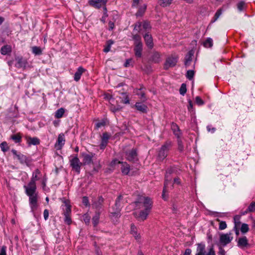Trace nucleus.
<instances>
[{"label":"nucleus","instance_id":"1","mask_svg":"<svg viewBox=\"0 0 255 255\" xmlns=\"http://www.w3.org/2000/svg\"><path fill=\"white\" fill-rule=\"evenodd\" d=\"M41 174L38 169L32 172L30 182L24 186L26 194L29 197V203L32 211L36 210L38 207V194L36 192V181L40 179Z\"/></svg>","mask_w":255,"mask_h":255},{"label":"nucleus","instance_id":"2","mask_svg":"<svg viewBox=\"0 0 255 255\" xmlns=\"http://www.w3.org/2000/svg\"><path fill=\"white\" fill-rule=\"evenodd\" d=\"M152 201L147 197L140 196L134 202L136 209L143 207L144 209L139 211H135L133 214L139 221H143L146 219L152 207Z\"/></svg>","mask_w":255,"mask_h":255},{"label":"nucleus","instance_id":"3","mask_svg":"<svg viewBox=\"0 0 255 255\" xmlns=\"http://www.w3.org/2000/svg\"><path fill=\"white\" fill-rule=\"evenodd\" d=\"M173 172V169L172 168H168L166 174L165 176V182L164 188L162 191V198L164 200L167 199V197L166 196V193H167L169 189H172L173 188V185L172 183V178L171 177V174Z\"/></svg>","mask_w":255,"mask_h":255},{"label":"nucleus","instance_id":"4","mask_svg":"<svg viewBox=\"0 0 255 255\" xmlns=\"http://www.w3.org/2000/svg\"><path fill=\"white\" fill-rule=\"evenodd\" d=\"M124 203L123 196L120 195L116 199L114 206L112 207L110 211V213L113 217L119 218L121 216L120 212Z\"/></svg>","mask_w":255,"mask_h":255},{"label":"nucleus","instance_id":"5","mask_svg":"<svg viewBox=\"0 0 255 255\" xmlns=\"http://www.w3.org/2000/svg\"><path fill=\"white\" fill-rule=\"evenodd\" d=\"M172 145V142L168 140L161 146L158 151L157 159L158 160L162 161L167 157Z\"/></svg>","mask_w":255,"mask_h":255},{"label":"nucleus","instance_id":"6","mask_svg":"<svg viewBox=\"0 0 255 255\" xmlns=\"http://www.w3.org/2000/svg\"><path fill=\"white\" fill-rule=\"evenodd\" d=\"M205 245L200 243L197 244V253L195 255H216L213 246H212L208 249L207 254H205Z\"/></svg>","mask_w":255,"mask_h":255},{"label":"nucleus","instance_id":"7","mask_svg":"<svg viewBox=\"0 0 255 255\" xmlns=\"http://www.w3.org/2000/svg\"><path fill=\"white\" fill-rule=\"evenodd\" d=\"M80 156L82 158V163L83 165H90L93 163V160L94 158L95 157V154L90 152H83L80 153Z\"/></svg>","mask_w":255,"mask_h":255},{"label":"nucleus","instance_id":"8","mask_svg":"<svg viewBox=\"0 0 255 255\" xmlns=\"http://www.w3.org/2000/svg\"><path fill=\"white\" fill-rule=\"evenodd\" d=\"M69 162L72 170H74L78 174H79L81 170V167L83 164L80 161L77 155L75 156L72 157Z\"/></svg>","mask_w":255,"mask_h":255},{"label":"nucleus","instance_id":"9","mask_svg":"<svg viewBox=\"0 0 255 255\" xmlns=\"http://www.w3.org/2000/svg\"><path fill=\"white\" fill-rule=\"evenodd\" d=\"M64 203H65V209H64L63 214L65 216L64 222L68 225H70L72 223V220L71 218V206L69 204L68 201L65 200Z\"/></svg>","mask_w":255,"mask_h":255},{"label":"nucleus","instance_id":"10","mask_svg":"<svg viewBox=\"0 0 255 255\" xmlns=\"http://www.w3.org/2000/svg\"><path fill=\"white\" fill-rule=\"evenodd\" d=\"M124 152L126 159L129 161L135 162L137 160V154L136 149L132 148L128 150H125Z\"/></svg>","mask_w":255,"mask_h":255},{"label":"nucleus","instance_id":"11","mask_svg":"<svg viewBox=\"0 0 255 255\" xmlns=\"http://www.w3.org/2000/svg\"><path fill=\"white\" fill-rule=\"evenodd\" d=\"M117 164H120L121 165V169L123 174L128 175L129 173L130 166L127 162L120 161L117 159H114L111 162L112 166Z\"/></svg>","mask_w":255,"mask_h":255},{"label":"nucleus","instance_id":"12","mask_svg":"<svg viewBox=\"0 0 255 255\" xmlns=\"http://www.w3.org/2000/svg\"><path fill=\"white\" fill-rule=\"evenodd\" d=\"M233 239L232 234L231 233L227 234H222L220 236V243L223 246H225L230 243Z\"/></svg>","mask_w":255,"mask_h":255},{"label":"nucleus","instance_id":"13","mask_svg":"<svg viewBox=\"0 0 255 255\" xmlns=\"http://www.w3.org/2000/svg\"><path fill=\"white\" fill-rule=\"evenodd\" d=\"M12 153L13 155H15L17 158L19 160L20 163L25 164L27 165H29L31 160L30 159L27 158L25 155L19 153L18 154L16 150L12 149L11 150Z\"/></svg>","mask_w":255,"mask_h":255},{"label":"nucleus","instance_id":"14","mask_svg":"<svg viewBox=\"0 0 255 255\" xmlns=\"http://www.w3.org/2000/svg\"><path fill=\"white\" fill-rule=\"evenodd\" d=\"M177 62V57L174 56H170L168 57L165 61V63L164 65V68L165 69L167 70L170 67H172L174 66Z\"/></svg>","mask_w":255,"mask_h":255},{"label":"nucleus","instance_id":"15","mask_svg":"<svg viewBox=\"0 0 255 255\" xmlns=\"http://www.w3.org/2000/svg\"><path fill=\"white\" fill-rule=\"evenodd\" d=\"M107 2V0H91L90 3L91 5L96 7L100 8L104 6V9L107 11V8L105 7V4Z\"/></svg>","mask_w":255,"mask_h":255},{"label":"nucleus","instance_id":"16","mask_svg":"<svg viewBox=\"0 0 255 255\" xmlns=\"http://www.w3.org/2000/svg\"><path fill=\"white\" fill-rule=\"evenodd\" d=\"M65 142V137L63 133H61L58 135L57 142L55 144V147L57 149H60L64 145Z\"/></svg>","mask_w":255,"mask_h":255},{"label":"nucleus","instance_id":"17","mask_svg":"<svg viewBox=\"0 0 255 255\" xmlns=\"http://www.w3.org/2000/svg\"><path fill=\"white\" fill-rule=\"evenodd\" d=\"M142 43H138L135 44V47L134 48V51L135 53V55L137 57H141L142 56Z\"/></svg>","mask_w":255,"mask_h":255},{"label":"nucleus","instance_id":"18","mask_svg":"<svg viewBox=\"0 0 255 255\" xmlns=\"http://www.w3.org/2000/svg\"><path fill=\"white\" fill-rule=\"evenodd\" d=\"M144 39L147 46L151 49L153 47V43L152 41V38L151 35L148 33H146L144 36Z\"/></svg>","mask_w":255,"mask_h":255},{"label":"nucleus","instance_id":"19","mask_svg":"<svg viewBox=\"0 0 255 255\" xmlns=\"http://www.w3.org/2000/svg\"><path fill=\"white\" fill-rule=\"evenodd\" d=\"M109 139V134L107 132L103 133L102 137L101 143L100 145L101 149H103L105 148L107 144Z\"/></svg>","mask_w":255,"mask_h":255},{"label":"nucleus","instance_id":"20","mask_svg":"<svg viewBox=\"0 0 255 255\" xmlns=\"http://www.w3.org/2000/svg\"><path fill=\"white\" fill-rule=\"evenodd\" d=\"M248 245V240L246 237L244 236L239 239L238 241V246L240 248H245L247 247Z\"/></svg>","mask_w":255,"mask_h":255},{"label":"nucleus","instance_id":"21","mask_svg":"<svg viewBox=\"0 0 255 255\" xmlns=\"http://www.w3.org/2000/svg\"><path fill=\"white\" fill-rule=\"evenodd\" d=\"M104 202V199L102 197H99L92 204V206L94 208L97 209H100L101 208L103 203Z\"/></svg>","mask_w":255,"mask_h":255},{"label":"nucleus","instance_id":"22","mask_svg":"<svg viewBox=\"0 0 255 255\" xmlns=\"http://www.w3.org/2000/svg\"><path fill=\"white\" fill-rule=\"evenodd\" d=\"M12 51L11 46L9 45H5L0 49V53L2 55H5L9 54Z\"/></svg>","mask_w":255,"mask_h":255},{"label":"nucleus","instance_id":"23","mask_svg":"<svg viewBox=\"0 0 255 255\" xmlns=\"http://www.w3.org/2000/svg\"><path fill=\"white\" fill-rule=\"evenodd\" d=\"M171 128L174 135L177 137V138H180L182 133L179 127L175 124H172Z\"/></svg>","mask_w":255,"mask_h":255},{"label":"nucleus","instance_id":"24","mask_svg":"<svg viewBox=\"0 0 255 255\" xmlns=\"http://www.w3.org/2000/svg\"><path fill=\"white\" fill-rule=\"evenodd\" d=\"M130 233L136 240H137L140 239V236L137 232V228L133 224L131 225Z\"/></svg>","mask_w":255,"mask_h":255},{"label":"nucleus","instance_id":"25","mask_svg":"<svg viewBox=\"0 0 255 255\" xmlns=\"http://www.w3.org/2000/svg\"><path fill=\"white\" fill-rule=\"evenodd\" d=\"M85 71V69L82 67H79L74 75V80L78 81L81 78V75Z\"/></svg>","mask_w":255,"mask_h":255},{"label":"nucleus","instance_id":"26","mask_svg":"<svg viewBox=\"0 0 255 255\" xmlns=\"http://www.w3.org/2000/svg\"><path fill=\"white\" fill-rule=\"evenodd\" d=\"M135 107L138 111L142 113L147 112V107L144 104H141L140 103H136L135 105Z\"/></svg>","mask_w":255,"mask_h":255},{"label":"nucleus","instance_id":"27","mask_svg":"<svg viewBox=\"0 0 255 255\" xmlns=\"http://www.w3.org/2000/svg\"><path fill=\"white\" fill-rule=\"evenodd\" d=\"M15 60L17 61L16 67L21 68L25 66L26 61L22 57H17L15 58Z\"/></svg>","mask_w":255,"mask_h":255},{"label":"nucleus","instance_id":"28","mask_svg":"<svg viewBox=\"0 0 255 255\" xmlns=\"http://www.w3.org/2000/svg\"><path fill=\"white\" fill-rule=\"evenodd\" d=\"M27 141L29 144L38 145L40 143L39 139L36 137H28L27 138Z\"/></svg>","mask_w":255,"mask_h":255},{"label":"nucleus","instance_id":"29","mask_svg":"<svg viewBox=\"0 0 255 255\" xmlns=\"http://www.w3.org/2000/svg\"><path fill=\"white\" fill-rule=\"evenodd\" d=\"M193 53L191 51H189L186 55L185 58V65L186 66L190 65L191 62L192 60Z\"/></svg>","mask_w":255,"mask_h":255},{"label":"nucleus","instance_id":"30","mask_svg":"<svg viewBox=\"0 0 255 255\" xmlns=\"http://www.w3.org/2000/svg\"><path fill=\"white\" fill-rule=\"evenodd\" d=\"M151 59L155 63H158L160 61V54L157 52L153 53Z\"/></svg>","mask_w":255,"mask_h":255},{"label":"nucleus","instance_id":"31","mask_svg":"<svg viewBox=\"0 0 255 255\" xmlns=\"http://www.w3.org/2000/svg\"><path fill=\"white\" fill-rule=\"evenodd\" d=\"M100 218V212H96L95 216L92 218V222L94 227H96L99 223Z\"/></svg>","mask_w":255,"mask_h":255},{"label":"nucleus","instance_id":"32","mask_svg":"<svg viewBox=\"0 0 255 255\" xmlns=\"http://www.w3.org/2000/svg\"><path fill=\"white\" fill-rule=\"evenodd\" d=\"M64 113L65 110L63 108H61L56 111L55 113V117L57 119L61 118L63 117Z\"/></svg>","mask_w":255,"mask_h":255},{"label":"nucleus","instance_id":"33","mask_svg":"<svg viewBox=\"0 0 255 255\" xmlns=\"http://www.w3.org/2000/svg\"><path fill=\"white\" fill-rule=\"evenodd\" d=\"M172 0H158L160 5L165 7L169 5L172 3Z\"/></svg>","mask_w":255,"mask_h":255},{"label":"nucleus","instance_id":"34","mask_svg":"<svg viewBox=\"0 0 255 255\" xmlns=\"http://www.w3.org/2000/svg\"><path fill=\"white\" fill-rule=\"evenodd\" d=\"M32 52L36 55H40L42 54V50L39 47L33 46L32 47Z\"/></svg>","mask_w":255,"mask_h":255},{"label":"nucleus","instance_id":"35","mask_svg":"<svg viewBox=\"0 0 255 255\" xmlns=\"http://www.w3.org/2000/svg\"><path fill=\"white\" fill-rule=\"evenodd\" d=\"M205 47H211L213 46V40L211 38H208L203 43Z\"/></svg>","mask_w":255,"mask_h":255},{"label":"nucleus","instance_id":"36","mask_svg":"<svg viewBox=\"0 0 255 255\" xmlns=\"http://www.w3.org/2000/svg\"><path fill=\"white\" fill-rule=\"evenodd\" d=\"M11 138L14 141L15 143L20 142L21 140V136L19 134H13L11 136Z\"/></svg>","mask_w":255,"mask_h":255},{"label":"nucleus","instance_id":"37","mask_svg":"<svg viewBox=\"0 0 255 255\" xmlns=\"http://www.w3.org/2000/svg\"><path fill=\"white\" fill-rule=\"evenodd\" d=\"M0 147L1 150L5 152L7 151L9 149V147L7 145V143L5 141H3L0 144Z\"/></svg>","mask_w":255,"mask_h":255},{"label":"nucleus","instance_id":"38","mask_svg":"<svg viewBox=\"0 0 255 255\" xmlns=\"http://www.w3.org/2000/svg\"><path fill=\"white\" fill-rule=\"evenodd\" d=\"M249 230V226L248 224L244 223L242 225L241 227V231L242 233L245 234Z\"/></svg>","mask_w":255,"mask_h":255},{"label":"nucleus","instance_id":"39","mask_svg":"<svg viewBox=\"0 0 255 255\" xmlns=\"http://www.w3.org/2000/svg\"><path fill=\"white\" fill-rule=\"evenodd\" d=\"M178 149L180 152H182L184 149V146L182 141L180 138H177Z\"/></svg>","mask_w":255,"mask_h":255},{"label":"nucleus","instance_id":"40","mask_svg":"<svg viewBox=\"0 0 255 255\" xmlns=\"http://www.w3.org/2000/svg\"><path fill=\"white\" fill-rule=\"evenodd\" d=\"M143 87H141L139 90H136V94L140 96L141 99H145V93L142 91Z\"/></svg>","mask_w":255,"mask_h":255},{"label":"nucleus","instance_id":"41","mask_svg":"<svg viewBox=\"0 0 255 255\" xmlns=\"http://www.w3.org/2000/svg\"><path fill=\"white\" fill-rule=\"evenodd\" d=\"M245 5L244 1H241L238 3L237 8L239 11H242L244 10Z\"/></svg>","mask_w":255,"mask_h":255},{"label":"nucleus","instance_id":"42","mask_svg":"<svg viewBox=\"0 0 255 255\" xmlns=\"http://www.w3.org/2000/svg\"><path fill=\"white\" fill-rule=\"evenodd\" d=\"M194 76V71L193 70H188L186 73V77L190 80H191Z\"/></svg>","mask_w":255,"mask_h":255},{"label":"nucleus","instance_id":"43","mask_svg":"<svg viewBox=\"0 0 255 255\" xmlns=\"http://www.w3.org/2000/svg\"><path fill=\"white\" fill-rule=\"evenodd\" d=\"M186 85L185 84H182L179 90L180 94L184 95L186 93Z\"/></svg>","mask_w":255,"mask_h":255},{"label":"nucleus","instance_id":"44","mask_svg":"<svg viewBox=\"0 0 255 255\" xmlns=\"http://www.w3.org/2000/svg\"><path fill=\"white\" fill-rule=\"evenodd\" d=\"M218 221L220 222L219 229L220 230H223L227 228V224L226 222L225 221H220L219 220H218Z\"/></svg>","mask_w":255,"mask_h":255},{"label":"nucleus","instance_id":"45","mask_svg":"<svg viewBox=\"0 0 255 255\" xmlns=\"http://www.w3.org/2000/svg\"><path fill=\"white\" fill-rule=\"evenodd\" d=\"M248 211L250 212L255 211V202H252L248 208Z\"/></svg>","mask_w":255,"mask_h":255},{"label":"nucleus","instance_id":"46","mask_svg":"<svg viewBox=\"0 0 255 255\" xmlns=\"http://www.w3.org/2000/svg\"><path fill=\"white\" fill-rule=\"evenodd\" d=\"M221 14H222V9H218L215 14V15L214 17V20H213V22L216 21L219 18L220 16L221 15Z\"/></svg>","mask_w":255,"mask_h":255},{"label":"nucleus","instance_id":"47","mask_svg":"<svg viewBox=\"0 0 255 255\" xmlns=\"http://www.w3.org/2000/svg\"><path fill=\"white\" fill-rule=\"evenodd\" d=\"M221 14H222V9H218L215 14V15L214 17V20H213V22L216 21L219 18L220 16L221 15Z\"/></svg>","mask_w":255,"mask_h":255},{"label":"nucleus","instance_id":"48","mask_svg":"<svg viewBox=\"0 0 255 255\" xmlns=\"http://www.w3.org/2000/svg\"><path fill=\"white\" fill-rule=\"evenodd\" d=\"M133 40H135V44H136V43H138V42L142 43L140 41L141 38H140V36L138 34L134 35L133 36Z\"/></svg>","mask_w":255,"mask_h":255},{"label":"nucleus","instance_id":"49","mask_svg":"<svg viewBox=\"0 0 255 255\" xmlns=\"http://www.w3.org/2000/svg\"><path fill=\"white\" fill-rule=\"evenodd\" d=\"M91 217L88 214H85L83 216V220L86 224H88L90 223Z\"/></svg>","mask_w":255,"mask_h":255},{"label":"nucleus","instance_id":"50","mask_svg":"<svg viewBox=\"0 0 255 255\" xmlns=\"http://www.w3.org/2000/svg\"><path fill=\"white\" fill-rule=\"evenodd\" d=\"M236 219H237V217H234V223H235L234 230L235 231L236 235L237 236H238L239 235V228L237 227Z\"/></svg>","mask_w":255,"mask_h":255},{"label":"nucleus","instance_id":"51","mask_svg":"<svg viewBox=\"0 0 255 255\" xmlns=\"http://www.w3.org/2000/svg\"><path fill=\"white\" fill-rule=\"evenodd\" d=\"M105 122L104 121H102L100 122L97 123L95 125L96 128H99L102 127H103L105 125Z\"/></svg>","mask_w":255,"mask_h":255},{"label":"nucleus","instance_id":"52","mask_svg":"<svg viewBox=\"0 0 255 255\" xmlns=\"http://www.w3.org/2000/svg\"><path fill=\"white\" fill-rule=\"evenodd\" d=\"M195 101L198 105H202L204 104L203 101L198 96L196 97Z\"/></svg>","mask_w":255,"mask_h":255},{"label":"nucleus","instance_id":"53","mask_svg":"<svg viewBox=\"0 0 255 255\" xmlns=\"http://www.w3.org/2000/svg\"><path fill=\"white\" fill-rule=\"evenodd\" d=\"M82 203L86 206H89V200L88 197L84 196L82 198Z\"/></svg>","mask_w":255,"mask_h":255},{"label":"nucleus","instance_id":"54","mask_svg":"<svg viewBox=\"0 0 255 255\" xmlns=\"http://www.w3.org/2000/svg\"><path fill=\"white\" fill-rule=\"evenodd\" d=\"M123 94L125 95V98H124V99L122 100V102L124 103V104H129V98L128 97V96L126 95V94Z\"/></svg>","mask_w":255,"mask_h":255},{"label":"nucleus","instance_id":"55","mask_svg":"<svg viewBox=\"0 0 255 255\" xmlns=\"http://www.w3.org/2000/svg\"><path fill=\"white\" fill-rule=\"evenodd\" d=\"M142 27L145 30L148 29L150 28V26L149 22H148L147 21H144L143 23Z\"/></svg>","mask_w":255,"mask_h":255},{"label":"nucleus","instance_id":"56","mask_svg":"<svg viewBox=\"0 0 255 255\" xmlns=\"http://www.w3.org/2000/svg\"><path fill=\"white\" fill-rule=\"evenodd\" d=\"M6 247L2 246L0 249V255H6Z\"/></svg>","mask_w":255,"mask_h":255},{"label":"nucleus","instance_id":"57","mask_svg":"<svg viewBox=\"0 0 255 255\" xmlns=\"http://www.w3.org/2000/svg\"><path fill=\"white\" fill-rule=\"evenodd\" d=\"M43 216L45 220H47L49 217V211L47 209H45L43 212Z\"/></svg>","mask_w":255,"mask_h":255},{"label":"nucleus","instance_id":"58","mask_svg":"<svg viewBox=\"0 0 255 255\" xmlns=\"http://www.w3.org/2000/svg\"><path fill=\"white\" fill-rule=\"evenodd\" d=\"M145 8H146V6H144V8H143V9H139V10L136 12V15L137 16H141V15L143 14V13H144V10H145Z\"/></svg>","mask_w":255,"mask_h":255},{"label":"nucleus","instance_id":"59","mask_svg":"<svg viewBox=\"0 0 255 255\" xmlns=\"http://www.w3.org/2000/svg\"><path fill=\"white\" fill-rule=\"evenodd\" d=\"M131 62H132V59H127L126 60L125 63L124 64L125 67H129L130 65V64H131Z\"/></svg>","mask_w":255,"mask_h":255},{"label":"nucleus","instance_id":"60","mask_svg":"<svg viewBox=\"0 0 255 255\" xmlns=\"http://www.w3.org/2000/svg\"><path fill=\"white\" fill-rule=\"evenodd\" d=\"M141 23L137 22L135 24L134 30H136L137 31H139L140 30V27L141 26Z\"/></svg>","mask_w":255,"mask_h":255},{"label":"nucleus","instance_id":"61","mask_svg":"<svg viewBox=\"0 0 255 255\" xmlns=\"http://www.w3.org/2000/svg\"><path fill=\"white\" fill-rule=\"evenodd\" d=\"M110 109H111V110L114 113H115V112L119 111L121 110L120 108H119V107L116 108L115 106H112Z\"/></svg>","mask_w":255,"mask_h":255},{"label":"nucleus","instance_id":"62","mask_svg":"<svg viewBox=\"0 0 255 255\" xmlns=\"http://www.w3.org/2000/svg\"><path fill=\"white\" fill-rule=\"evenodd\" d=\"M192 251L190 249H187L183 255H191Z\"/></svg>","mask_w":255,"mask_h":255},{"label":"nucleus","instance_id":"63","mask_svg":"<svg viewBox=\"0 0 255 255\" xmlns=\"http://www.w3.org/2000/svg\"><path fill=\"white\" fill-rule=\"evenodd\" d=\"M193 109V104L191 100L189 101V105L188 106V110L190 111Z\"/></svg>","mask_w":255,"mask_h":255},{"label":"nucleus","instance_id":"64","mask_svg":"<svg viewBox=\"0 0 255 255\" xmlns=\"http://www.w3.org/2000/svg\"><path fill=\"white\" fill-rule=\"evenodd\" d=\"M225 251L222 248H220L219 254L220 255H225Z\"/></svg>","mask_w":255,"mask_h":255}]
</instances>
